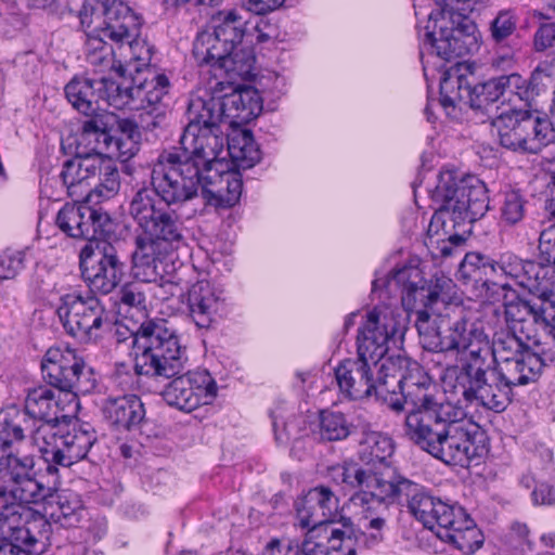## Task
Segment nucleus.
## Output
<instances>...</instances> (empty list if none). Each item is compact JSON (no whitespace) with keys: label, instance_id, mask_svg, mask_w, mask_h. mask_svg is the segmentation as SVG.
I'll use <instances>...</instances> for the list:
<instances>
[{"label":"nucleus","instance_id":"obj_53","mask_svg":"<svg viewBox=\"0 0 555 555\" xmlns=\"http://www.w3.org/2000/svg\"><path fill=\"white\" fill-rule=\"evenodd\" d=\"M86 61L94 70L114 67L113 49L102 38L89 36L86 41Z\"/></svg>","mask_w":555,"mask_h":555},{"label":"nucleus","instance_id":"obj_18","mask_svg":"<svg viewBox=\"0 0 555 555\" xmlns=\"http://www.w3.org/2000/svg\"><path fill=\"white\" fill-rule=\"evenodd\" d=\"M79 260L81 275L94 292L109 294L125 276L126 263L108 242L87 243L80 250Z\"/></svg>","mask_w":555,"mask_h":555},{"label":"nucleus","instance_id":"obj_50","mask_svg":"<svg viewBox=\"0 0 555 555\" xmlns=\"http://www.w3.org/2000/svg\"><path fill=\"white\" fill-rule=\"evenodd\" d=\"M26 415L12 406L0 412V452L9 449L13 442L25 439Z\"/></svg>","mask_w":555,"mask_h":555},{"label":"nucleus","instance_id":"obj_3","mask_svg":"<svg viewBox=\"0 0 555 555\" xmlns=\"http://www.w3.org/2000/svg\"><path fill=\"white\" fill-rule=\"evenodd\" d=\"M422 311L416 322L421 344L431 352L466 353L461 362H473L490 354V338L481 322L467 317L461 309L444 307L433 320Z\"/></svg>","mask_w":555,"mask_h":555},{"label":"nucleus","instance_id":"obj_54","mask_svg":"<svg viewBox=\"0 0 555 555\" xmlns=\"http://www.w3.org/2000/svg\"><path fill=\"white\" fill-rule=\"evenodd\" d=\"M201 404L210 403L217 396V384L206 370L189 371L184 374Z\"/></svg>","mask_w":555,"mask_h":555},{"label":"nucleus","instance_id":"obj_32","mask_svg":"<svg viewBox=\"0 0 555 555\" xmlns=\"http://www.w3.org/2000/svg\"><path fill=\"white\" fill-rule=\"evenodd\" d=\"M223 291L208 281L194 283L188 291L189 315L199 328H209L224 308Z\"/></svg>","mask_w":555,"mask_h":555},{"label":"nucleus","instance_id":"obj_42","mask_svg":"<svg viewBox=\"0 0 555 555\" xmlns=\"http://www.w3.org/2000/svg\"><path fill=\"white\" fill-rule=\"evenodd\" d=\"M31 423L57 421V401L54 391L47 385L29 388L24 410H20Z\"/></svg>","mask_w":555,"mask_h":555},{"label":"nucleus","instance_id":"obj_27","mask_svg":"<svg viewBox=\"0 0 555 555\" xmlns=\"http://www.w3.org/2000/svg\"><path fill=\"white\" fill-rule=\"evenodd\" d=\"M295 506L301 528H313L349 519L340 514L337 496L325 486L310 489L305 496L296 501Z\"/></svg>","mask_w":555,"mask_h":555},{"label":"nucleus","instance_id":"obj_7","mask_svg":"<svg viewBox=\"0 0 555 555\" xmlns=\"http://www.w3.org/2000/svg\"><path fill=\"white\" fill-rule=\"evenodd\" d=\"M526 385L513 376V371L500 369L490 354L473 362H461L454 384V393L466 404L481 405L494 412L504 411L512 401L513 388Z\"/></svg>","mask_w":555,"mask_h":555},{"label":"nucleus","instance_id":"obj_5","mask_svg":"<svg viewBox=\"0 0 555 555\" xmlns=\"http://www.w3.org/2000/svg\"><path fill=\"white\" fill-rule=\"evenodd\" d=\"M130 339L137 375L171 378L184 371L186 348L167 320H145Z\"/></svg>","mask_w":555,"mask_h":555},{"label":"nucleus","instance_id":"obj_25","mask_svg":"<svg viewBox=\"0 0 555 555\" xmlns=\"http://www.w3.org/2000/svg\"><path fill=\"white\" fill-rule=\"evenodd\" d=\"M9 529L11 540L0 538V555H41L52 544V525L39 512L27 509L24 525Z\"/></svg>","mask_w":555,"mask_h":555},{"label":"nucleus","instance_id":"obj_63","mask_svg":"<svg viewBox=\"0 0 555 555\" xmlns=\"http://www.w3.org/2000/svg\"><path fill=\"white\" fill-rule=\"evenodd\" d=\"M145 113L140 115V122L143 129L153 131L160 128L166 119L167 112L166 107H158V109H144Z\"/></svg>","mask_w":555,"mask_h":555},{"label":"nucleus","instance_id":"obj_62","mask_svg":"<svg viewBox=\"0 0 555 555\" xmlns=\"http://www.w3.org/2000/svg\"><path fill=\"white\" fill-rule=\"evenodd\" d=\"M260 555H301L299 545L289 540L271 539Z\"/></svg>","mask_w":555,"mask_h":555},{"label":"nucleus","instance_id":"obj_16","mask_svg":"<svg viewBox=\"0 0 555 555\" xmlns=\"http://www.w3.org/2000/svg\"><path fill=\"white\" fill-rule=\"evenodd\" d=\"M56 313L66 333L82 343L95 340L109 315L99 298L83 297L79 293L65 294L60 298Z\"/></svg>","mask_w":555,"mask_h":555},{"label":"nucleus","instance_id":"obj_10","mask_svg":"<svg viewBox=\"0 0 555 555\" xmlns=\"http://www.w3.org/2000/svg\"><path fill=\"white\" fill-rule=\"evenodd\" d=\"M189 124L180 138V149H175L181 158L206 172L215 169L219 155L223 151L224 138L220 130V121L205 107V101L199 96H191L188 105Z\"/></svg>","mask_w":555,"mask_h":555},{"label":"nucleus","instance_id":"obj_47","mask_svg":"<svg viewBox=\"0 0 555 555\" xmlns=\"http://www.w3.org/2000/svg\"><path fill=\"white\" fill-rule=\"evenodd\" d=\"M98 93L101 95V103L117 109L131 107L133 104V83L117 82L113 79L101 77L96 79Z\"/></svg>","mask_w":555,"mask_h":555},{"label":"nucleus","instance_id":"obj_26","mask_svg":"<svg viewBox=\"0 0 555 555\" xmlns=\"http://www.w3.org/2000/svg\"><path fill=\"white\" fill-rule=\"evenodd\" d=\"M490 360L495 361L500 369L505 366L513 371V376L525 384L533 382V373L540 363L533 356V346L522 339V336L509 332L496 333L490 341Z\"/></svg>","mask_w":555,"mask_h":555},{"label":"nucleus","instance_id":"obj_39","mask_svg":"<svg viewBox=\"0 0 555 555\" xmlns=\"http://www.w3.org/2000/svg\"><path fill=\"white\" fill-rule=\"evenodd\" d=\"M499 262L478 251L467 253L457 270V279L464 284L488 286L498 274Z\"/></svg>","mask_w":555,"mask_h":555},{"label":"nucleus","instance_id":"obj_28","mask_svg":"<svg viewBox=\"0 0 555 555\" xmlns=\"http://www.w3.org/2000/svg\"><path fill=\"white\" fill-rule=\"evenodd\" d=\"M108 221L106 212L86 204H66L55 219L56 225L66 235L87 240L88 243L99 242L98 235L103 233Z\"/></svg>","mask_w":555,"mask_h":555},{"label":"nucleus","instance_id":"obj_57","mask_svg":"<svg viewBox=\"0 0 555 555\" xmlns=\"http://www.w3.org/2000/svg\"><path fill=\"white\" fill-rule=\"evenodd\" d=\"M119 301L128 307L145 309L146 296L141 282H129L119 289Z\"/></svg>","mask_w":555,"mask_h":555},{"label":"nucleus","instance_id":"obj_33","mask_svg":"<svg viewBox=\"0 0 555 555\" xmlns=\"http://www.w3.org/2000/svg\"><path fill=\"white\" fill-rule=\"evenodd\" d=\"M474 80L473 65L467 62H459L446 70L440 80L441 105L444 108L455 107L461 103L469 106Z\"/></svg>","mask_w":555,"mask_h":555},{"label":"nucleus","instance_id":"obj_35","mask_svg":"<svg viewBox=\"0 0 555 555\" xmlns=\"http://www.w3.org/2000/svg\"><path fill=\"white\" fill-rule=\"evenodd\" d=\"M143 20L127 2H109L106 9L104 37L116 43H125L140 35Z\"/></svg>","mask_w":555,"mask_h":555},{"label":"nucleus","instance_id":"obj_6","mask_svg":"<svg viewBox=\"0 0 555 555\" xmlns=\"http://www.w3.org/2000/svg\"><path fill=\"white\" fill-rule=\"evenodd\" d=\"M216 23L211 29H204L197 34L193 43V56L198 66H209L217 72L245 75L251 69L254 59L248 56L240 60L235 51L242 42L245 26L249 23L237 9L219 12L214 18Z\"/></svg>","mask_w":555,"mask_h":555},{"label":"nucleus","instance_id":"obj_4","mask_svg":"<svg viewBox=\"0 0 555 555\" xmlns=\"http://www.w3.org/2000/svg\"><path fill=\"white\" fill-rule=\"evenodd\" d=\"M431 201L437 206L428 225L429 245L434 237L449 234L448 223L456 228L462 223H473L489 209L486 184L475 176L457 179L451 171L442 172L431 192Z\"/></svg>","mask_w":555,"mask_h":555},{"label":"nucleus","instance_id":"obj_58","mask_svg":"<svg viewBox=\"0 0 555 555\" xmlns=\"http://www.w3.org/2000/svg\"><path fill=\"white\" fill-rule=\"evenodd\" d=\"M24 251H4L0 255V280L14 279L24 268Z\"/></svg>","mask_w":555,"mask_h":555},{"label":"nucleus","instance_id":"obj_40","mask_svg":"<svg viewBox=\"0 0 555 555\" xmlns=\"http://www.w3.org/2000/svg\"><path fill=\"white\" fill-rule=\"evenodd\" d=\"M554 273V268L551 264L543 261H531L520 286L534 295L535 301L555 306Z\"/></svg>","mask_w":555,"mask_h":555},{"label":"nucleus","instance_id":"obj_19","mask_svg":"<svg viewBox=\"0 0 555 555\" xmlns=\"http://www.w3.org/2000/svg\"><path fill=\"white\" fill-rule=\"evenodd\" d=\"M229 93H222L224 82L217 81L211 93L204 90L203 93L198 91L191 96H199L205 101L209 116H214L215 120L222 121L229 119L230 122L247 124L255 119L262 111V99L253 87H245L241 89H233Z\"/></svg>","mask_w":555,"mask_h":555},{"label":"nucleus","instance_id":"obj_9","mask_svg":"<svg viewBox=\"0 0 555 555\" xmlns=\"http://www.w3.org/2000/svg\"><path fill=\"white\" fill-rule=\"evenodd\" d=\"M339 392L349 400L375 397L387 402L390 377L395 375V359L373 354L366 347L357 345V357L344 359L335 367Z\"/></svg>","mask_w":555,"mask_h":555},{"label":"nucleus","instance_id":"obj_43","mask_svg":"<svg viewBox=\"0 0 555 555\" xmlns=\"http://www.w3.org/2000/svg\"><path fill=\"white\" fill-rule=\"evenodd\" d=\"M64 91L72 106L83 115H89L101 106L96 79L75 76Z\"/></svg>","mask_w":555,"mask_h":555},{"label":"nucleus","instance_id":"obj_20","mask_svg":"<svg viewBox=\"0 0 555 555\" xmlns=\"http://www.w3.org/2000/svg\"><path fill=\"white\" fill-rule=\"evenodd\" d=\"M408 315L387 305L375 306L365 314L358 328L357 345L366 347L373 354L386 358L389 341L402 339L408 328Z\"/></svg>","mask_w":555,"mask_h":555},{"label":"nucleus","instance_id":"obj_30","mask_svg":"<svg viewBox=\"0 0 555 555\" xmlns=\"http://www.w3.org/2000/svg\"><path fill=\"white\" fill-rule=\"evenodd\" d=\"M203 179V199L201 208L193 209L194 215L203 212L208 205L232 207L238 202L243 191V181L238 172L215 168L206 172Z\"/></svg>","mask_w":555,"mask_h":555},{"label":"nucleus","instance_id":"obj_23","mask_svg":"<svg viewBox=\"0 0 555 555\" xmlns=\"http://www.w3.org/2000/svg\"><path fill=\"white\" fill-rule=\"evenodd\" d=\"M514 93L527 103L534 100L540 93L539 83L534 75L525 79L519 74L502 75L488 81L472 83V100L469 107L480 111L492 117L498 113L496 102L504 96L505 93Z\"/></svg>","mask_w":555,"mask_h":555},{"label":"nucleus","instance_id":"obj_36","mask_svg":"<svg viewBox=\"0 0 555 555\" xmlns=\"http://www.w3.org/2000/svg\"><path fill=\"white\" fill-rule=\"evenodd\" d=\"M362 436L360 456L370 467L363 468L357 465L370 474L382 472L385 467H392L388 462L395 451L392 439L380 431L372 430L370 424L362 426Z\"/></svg>","mask_w":555,"mask_h":555},{"label":"nucleus","instance_id":"obj_31","mask_svg":"<svg viewBox=\"0 0 555 555\" xmlns=\"http://www.w3.org/2000/svg\"><path fill=\"white\" fill-rule=\"evenodd\" d=\"M78 135L77 150L83 147L91 152L103 154V150H111L115 145L120 150L121 139L112 135L117 117L101 106L95 112L85 115Z\"/></svg>","mask_w":555,"mask_h":555},{"label":"nucleus","instance_id":"obj_45","mask_svg":"<svg viewBox=\"0 0 555 555\" xmlns=\"http://www.w3.org/2000/svg\"><path fill=\"white\" fill-rule=\"evenodd\" d=\"M354 429L356 426L340 411L325 409L319 413L317 435L322 442L346 440Z\"/></svg>","mask_w":555,"mask_h":555},{"label":"nucleus","instance_id":"obj_12","mask_svg":"<svg viewBox=\"0 0 555 555\" xmlns=\"http://www.w3.org/2000/svg\"><path fill=\"white\" fill-rule=\"evenodd\" d=\"M141 234L134 238L131 274L141 283L157 282L163 276V257L184 243V233L163 229L157 222L130 216Z\"/></svg>","mask_w":555,"mask_h":555},{"label":"nucleus","instance_id":"obj_64","mask_svg":"<svg viewBox=\"0 0 555 555\" xmlns=\"http://www.w3.org/2000/svg\"><path fill=\"white\" fill-rule=\"evenodd\" d=\"M555 43V23L543 24L534 35V48L544 51Z\"/></svg>","mask_w":555,"mask_h":555},{"label":"nucleus","instance_id":"obj_52","mask_svg":"<svg viewBox=\"0 0 555 555\" xmlns=\"http://www.w3.org/2000/svg\"><path fill=\"white\" fill-rule=\"evenodd\" d=\"M527 199L516 190H508L502 194L500 206V221L505 225H516L526 215Z\"/></svg>","mask_w":555,"mask_h":555},{"label":"nucleus","instance_id":"obj_48","mask_svg":"<svg viewBox=\"0 0 555 555\" xmlns=\"http://www.w3.org/2000/svg\"><path fill=\"white\" fill-rule=\"evenodd\" d=\"M95 180H98V183L93 188L91 186L92 197L99 199L114 197L120 189V175L117 164L101 154V168L96 169Z\"/></svg>","mask_w":555,"mask_h":555},{"label":"nucleus","instance_id":"obj_22","mask_svg":"<svg viewBox=\"0 0 555 555\" xmlns=\"http://www.w3.org/2000/svg\"><path fill=\"white\" fill-rule=\"evenodd\" d=\"M30 468L29 459L13 454L0 459V508L1 516L8 520L10 515L21 516L18 509L33 504L31 495L41 489L27 477Z\"/></svg>","mask_w":555,"mask_h":555},{"label":"nucleus","instance_id":"obj_34","mask_svg":"<svg viewBox=\"0 0 555 555\" xmlns=\"http://www.w3.org/2000/svg\"><path fill=\"white\" fill-rule=\"evenodd\" d=\"M138 75L132 78L133 83V104L132 108L158 109L163 106L169 109V89L170 82L166 75L147 72V76L141 77L139 68Z\"/></svg>","mask_w":555,"mask_h":555},{"label":"nucleus","instance_id":"obj_44","mask_svg":"<svg viewBox=\"0 0 555 555\" xmlns=\"http://www.w3.org/2000/svg\"><path fill=\"white\" fill-rule=\"evenodd\" d=\"M39 503H47L56 508L50 513L55 522L63 527H76L83 517L85 508L79 495L72 491H62L57 493V488L53 494Z\"/></svg>","mask_w":555,"mask_h":555},{"label":"nucleus","instance_id":"obj_17","mask_svg":"<svg viewBox=\"0 0 555 555\" xmlns=\"http://www.w3.org/2000/svg\"><path fill=\"white\" fill-rule=\"evenodd\" d=\"M26 428L24 427V435L28 433L31 443L36 447L47 464V479L44 475H37L34 472L35 468V460L30 455L22 456L21 459H29L31 461V468L28 472V478L36 482L38 486H42L34 495L30 498V502L33 504H38V502L51 496L55 491L56 487L60 485V474L59 468L55 465L56 457L59 454L60 441L62 439V435H59L57 430V421H48V422H39L31 423L27 417H25Z\"/></svg>","mask_w":555,"mask_h":555},{"label":"nucleus","instance_id":"obj_11","mask_svg":"<svg viewBox=\"0 0 555 555\" xmlns=\"http://www.w3.org/2000/svg\"><path fill=\"white\" fill-rule=\"evenodd\" d=\"M373 291L385 286L389 293L396 287L401 289V302L406 311L415 312L418 321L420 312L426 311L433 320L443 308L450 298L448 291L452 287V281L447 278L436 279L434 286L427 285L422 270L416 266H404L393 270L385 281L375 279L372 283Z\"/></svg>","mask_w":555,"mask_h":555},{"label":"nucleus","instance_id":"obj_60","mask_svg":"<svg viewBox=\"0 0 555 555\" xmlns=\"http://www.w3.org/2000/svg\"><path fill=\"white\" fill-rule=\"evenodd\" d=\"M109 2H83L78 11V17L82 26L90 27L103 18L105 25L106 9Z\"/></svg>","mask_w":555,"mask_h":555},{"label":"nucleus","instance_id":"obj_1","mask_svg":"<svg viewBox=\"0 0 555 555\" xmlns=\"http://www.w3.org/2000/svg\"><path fill=\"white\" fill-rule=\"evenodd\" d=\"M408 360L395 359V375L390 377L391 391L385 402L393 412H401L404 403L413 409L405 415L404 435L435 459L448 464L466 467L475 459L486 453L482 434L470 423L465 422L464 411L450 402H438L427 393L429 377L417 363L406 367Z\"/></svg>","mask_w":555,"mask_h":555},{"label":"nucleus","instance_id":"obj_56","mask_svg":"<svg viewBox=\"0 0 555 555\" xmlns=\"http://www.w3.org/2000/svg\"><path fill=\"white\" fill-rule=\"evenodd\" d=\"M531 260H522L515 255H504L499 262L498 272L514 279L520 286L527 273V269Z\"/></svg>","mask_w":555,"mask_h":555},{"label":"nucleus","instance_id":"obj_24","mask_svg":"<svg viewBox=\"0 0 555 555\" xmlns=\"http://www.w3.org/2000/svg\"><path fill=\"white\" fill-rule=\"evenodd\" d=\"M357 530L350 519L308 528L299 545L301 555H356Z\"/></svg>","mask_w":555,"mask_h":555},{"label":"nucleus","instance_id":"obj_49","mask_svg":"<svg viewBox=\"0 0 555 555\" xmlns=\"http://www.w3.org/2000/svg\"><path fill=\"white\" fill-rule=\"evenodd\" d=\"M162 395L169 405L186 412H191L202 405L184 374L171 380L165 387Z\"/></svg>","mask_w":555,"mask_h":555},{"label":"nucleus","instance_id":"obj_46","mask_svg":"<svg viewBox=\"0 0 555 555\" xmlns=\"http://www.w3.org/2000/svg\"><path fill=\"white\" fill-rule=\"evenodd\" d=\"M462 521L465 527H455L451 531L437 532V535L441 540L452 543L463 553L473 554L482 546L485 538L469 516L462 518Z\"/></svg>","mask_w":555,"mask_h":555},{"label":"nucleus","instance_id":"obj_21","mask_svg":"<svg viewBox=\"0 0 555 555\" xmlns=\"http://www.w3.org/2000/svg\"><path fill=\"white\" fill-rule=\"evenodd\" d=\"M379 474L380 472L375 474L364 472L357 463H344L332 468L334 481L344 485L347 489L359 490L351 496V501L356 505L366 506L367 529L375 532H383L389 508L397 503V501H386L373 495V490L367 487Z\"/></svg>","mask_w":555,"mask_h":555},{"label":"nucleus","instance_id":"obj_13","mask_svg":"<svg viewBox=\"0 0 555 555\" xmlns=\"http://www.w3.org/2000/svg\"><path fill=\"white\" fill-rule=\"evenodd\" d=\"M500 144L512 151L537 154L554 141L550 117L538 111L509 109L492 119Z\"/></svg>","mask_w":555,"mask_h":555},{"label":"nucleus","instance_id":"obj_8","mask_svg":"<svg viewBox=\"0 0 555 555\" xmlns=\"http://www.w3.org/2000/svg\"><path fill=\"white\" fill-rule=\"evenodd\" d=\"M437 5L428 15L421 57L427 52L450 61L477 51L478 30L467 10L455 8L453 2H437Z\"/></svg>","mask_w":555,"mask_h":555},{"label":"nucleus","instance_id":"obj_2","mask_svg":"<svg viewBox=\"0 0 555 555\" xmlns=\"http://www.w3.org/2000/svg\"><path fill=\"white\" fill-rule=\"evenodd\" d=\"M204 173L178 155L177 151L159 154L150 173V185H143L132 195L129 215L157 222L163 229L184 233V225L170 207L182 208L194 204L201 208Z\"/></svg>","mask_w":555,"mask_h":555},{"label":"nucleus","instance_id":"obj_51","mask_svg":"<svg viewBox=\"0 0 555 555\" xmlns=\"http://www.w3.org/2000/svg\"><path fill=\"white\" fill-rule=\"evenodd\" d=\"M230 156L240 167L250 168L261 158V153L250 131H244L240 138L228 144Z\"/></svg>","mask_w":555,"mask_h":555},{"label":"nucleus","instance_id":"obj_38","mask_svg":"<svg viewBox=\"0 0 555 555\" xmlns=\"http://www.w3.org/2000/svg\"><path fill=\"white\" fill-rule=\"evenodd\" d=\"M103 411L112 424L127 430L139 426L145 417L144 404L135 395L108 398Z\"/></svg>","mask_w":555,"mask_h":555},{"label":"nucleus","instance_id":"obj_29","mask_svg":"<svg viewBox=\"0 0 555 555\" xmlns=\"http://www.w3.org/2000/svg\"><path fill=\"white\" fill-rule=\"evenodd\" d=\"M98 168H101V154L95 152L79 149L73 158L67 159L60 178L68 196L76 202H92L91 182L95 180Z\"/></svg>","mask_w":555,"mask_h":555},{"label":"nucleus","instance_id":"obj_61","mask_svg":"<svg viewBox=\"0 0 555 555\" xmlns=\"http://www.w3.org/2000/svg\"><path fill=\"white\" fill-rule=\"evenodd\" d=\"M539 250L540 260L555 267V223L541 232Z\"/></svg>","mask_w":555,"mask_h":555},{"label":"nucleus","instance_id":"obj_41","mask_svg":"<svg viewBox=\"0 0 555 555\" xmlns=\"http://www.w3.org/2000/svg\"><path fill=\"white\" fill-rule=\"evenodd\" d=\"M95 440L93 433L82 429H73L62 435L55 462L56 467L59 469L67 468L83 460Z\"/></svg>","mask_w":555,"mask_h":555},{"label":"nucleus","instance_id":"obj_37","mask_svg":"<svg viewBox=\"0 0 555 555\" xmlns=\"http://www.w3.org/2000/svg\"><path fill=\"white\" fill-rule=\"evenodd\" d=\"M504 317L508 327L530 317L555 339V306L552 304L517 299L504 305Z\"/></svg>","mask_w":555,"mask_h":555},{"label":"nucleus","instance_id":"obj_15","mask_svg":"<svg viewBox=\"0 0 555 555\" xmlns=\"http://www.w3.org/2000/svg\"><path fill=\"white\" fill-rule=\"evenodd\" d=\"M41 371L51 387L76 396L91 393L98 385L94 370L68 347L49 348Z\"/></svg>","mask_w":555,"mask_h":555},{"label":"nucleus","instance_id":"obj_14","mask_svg":"<svg viewBox=\"0 0 555 555\" xmlns=\"http://www.w3.org/2000/svg\"><path fill=\"white\" fill-rule=\"evenodd\" d=\"M373 495L382 500L405 501L408 511L421 521L424 527L433 530V521L439 499L434 498L422 485L406 478L396 467H385L367 486Z\"/></svg>","mask_w":555,"mask_h":555},{"label":"nucleus","instance_id":"obj_59","mask_svg":"<svg viewBox=\"0 0 555 555\" xmlns=\"http://www.w3.org/2000/svg\"><path fill=\"white\" fill-rule=\"evenodd\" d=\"M516 29V18L509 11H502L491 23L492 38L500 42Z\"/></svg>","mask_w":555,"mask_h":555},{"label":"nucleus","instance_id":"obj_55","mask_svg":"<svg viewBox=\"0 0 555 555\" xmlns=\"http://www.w3.org/2000/svg\"><path fill=\"white\" fill-rule=\"evenodd\" d=\"M466 516L468 515L462 507L449 505L440 500L435 509L433 530L438 527V532L451 531L456 522H461Z\"/></svg>","mask_w":555,"mask_h":555}]
</instances>
